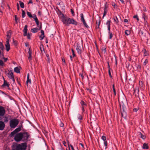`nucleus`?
Wrapping results in <instances>:
<instances>
[{
  "mask_svg": "<svg viewBox=\"0 0 150 150\" xmlns=\"http://www.w3.org/2000/svg\"><path fill=\"white\" fill-rule=\"evenodd\" d=\"M5 73L6 74L8 75V77L10 79H12L13 81H15V80L12 70H11L10 71H9V70L5 71Z\"/></svg>",
  "mask_w": 150,
  "mask_h": 150,
  "instance_id": "6",
  "label": "nucleus"
},
{
  "mask_svg": "<svg viewBox=\"0 0 150 150\" xmlns=\"http://www.w3.org/2000/svg\"><path fill=\"white\" fill-rule=\"evenodd\" d=\"M4 64V62L2 60H0V66H3Z\"/></svg>",
  "mask_w": 150,
  "mask_h": 150,
  "instance_id": "47",
  "label": "nucleus"
},
{
  "mask_svg": "<svg viewBox=\"0 0 150 150\" xmlns=\"http://www.w3.org/2000/svg\"><path fill=\"white\" fill-rule=\"evenodd\" d=\"M142 18L144 19V21L148 19L147 17L146 16L144 13H143V14Z\"/></svg>",
  "mask_w": 150,
  "mask_h": 150,
  "instance_id": "32",
  "label": "nucleus"
},
{
  "mask_svg": "<svg viewBox=\"0 0 150 150\" xmlns=\"http://www.w3.org/2000/svg\"><path fill=\"white\" fill-rule=\"evenodd\" d=\"M46 56L47 58V60H48V61L49 62H50V57H49V55L48 54H46Z\"/></svg>",
  "mask_w": 150,
  "mask_h": 150,
  "instance_id": "44",
  "label": "nucleus"
},
{
  "mask_svg": "<svg viewBox=\"0 0 150 150\" xmlns=\"http://www.w3.org/2000/svg\"><path fill=\"white\" fill-rule=\"evenodd\" d=\"M118 101L120 102H122V103H123V101L121 100V98H119Z\"/></svg>",
  "mask_w": 150,
  "mask_h": 150,
  "instance_id": "59",
  "label": "nucleus"
},
{
  "mask_svg": "<svg viewBox=\"0 0 150 150\" xmlns=\"http://www.w3.org/2000/svg\"><path fill=\"white\" fill-rule=\"evenodd\" d=\"M0 48L1 50L3 51L4 49V47L2 42H0Z\"/></svg>",
  "mask_w": 150,
  "mask_h": 150,
  "instance_id": "25",
  "label": "nucleus"
},
{
  "mask_svg": "<svg viewBox=\"0 0 150 150\" xmlns=\"http://www.w3.org/2000/svg\"><path fill=\"white\" fill-rule=\"evenodd\" d=\"M112 6H113V7L115 8H117V6L115 3H112Z\"/></svg>",
  "mask_w": 150,
  "mask_h": 150,
  "instance_id": "38",
  "label": "nucleus"
},
{
  "mask_svg": "<svg viewBox=\"0 0 150 150\" xmlns=\"http://www.w3.org/2000/svg\"><path fill=\"white\" fill-rule=\"evenodd\" d=\"M44 37H45V35H41L40 36V40H43L44 39Z\"/></svg>",
  "mask_w": 150,
  "mask_h": 150,
  "instance_id": "50",
  "label": "nucleus"
},
{
  "mask_svg": "<svg viewBox=\"0 0 150 150\" xmlns=\"http://www.w3.org/2000/svg\"><path fill=\"white\" fill-rule=\"evenodd\" d=\"M14 17H15V21H16V23H18V22L17 21V20L18 19L17 18L16 15H15L14 16Z\"/></svg>",
  "mask_w": 150,
  "mask_h": 150,
  "instance_id": "55",
  "label": "nucleus"
},
{
  "mask_svg": "<svg viewBox=\"0 0 150 150\" xmlns=\"http://www.w3.org/2000/svg\"><path fill=\"white\" fill-rule=\"evenodd\" d=\"M139 90L138 88H136L134 89V94L136 96H139Z\"/></svg>",
  "mask_w": 150,
  "mask_h": 150,
  "instance_id": "17",
  "label": "nucleus"
},
{
  "mask_svg": "<svg viewBox=\"0 0 150 150\" xmlns=\"http://www.w3.org/2000/svg\"><path fill=\"white\" fill-rule=\"evenodd\" d=\"M5 126V125L4 122L0 121V130H3Z\"/></svg>",
  "mask_w": 150,
  "mask_h": 150,
  "instance_id": "15",
  "label": "nucleus"
},
{
  "mask_svg": "<svg viewBox=\"0 0 150 150\" xmlns=\"http://www.w3.org/2000/svg\"><path fill=\"white\" fill-rule=\"evenodd\" d=\"M17 9H18V11L19 10V4H18V3H17Z\"/></svg>",
  "mask_w": 150,
  "mask_h": 150,
  "instance_id": "62",
  "label": "nucleus"
},
{
  "mask_svg": "<svg viewBox=\"0 0 150 150\" xmlns=\"http://www.w3.org/2000/svg\"><path fill=\"white\" fill-rule=\"evenodd\" d=\"M19 123L18 120L16 118L13 119L11 120L10 122V126L12 128H15Z\"/></svg>",
  "mask_w": 150,
  "mask_h": 150,
  "instance_id": "4",
  "label": "nucleus"
},
{
  "mask_svg": "<svg viewBox=\"0 0 150 150\" xmlns=\"http://www.w3.org/2000/svg\"><path fill=\"white\" fill-rule=\"evenodd\" d=\"M14 71L15 72L17 73H20V69L18 67H15L14 68Z\"/></svg>",
  "mask_w": 150,
  "mask_h": 150,
  "instance_id": "22",
  "label": "nucleus"
},
{
  "mask_svg": "<svg viewBox=\"0 0 150 150\" xmlns=\"http://www.w3.org/2000/svg\"><path fill=\"white\" fill-rule=\"evenodd\" d=\"M27 14L28 16L30 17V18H32L33 17V16L31 14L30 12H27Z\"/></svg>",
  "mask_w": 150,
  "mask_h": 150,
  "instance_id": "35",
  "label": "nucleus"
},
{
  "mask_svg": "<svg viewBox=\"0 0 150 150\" xmlns=\"http://www.w3.org/2000/svg\"><path fill=\"white\" fill-rule=\"evenodd\" d=\"M59 125L60 127H64V124L63 123L61 122L59 124Z\"/></svg>",
  "mask_w": 150,
  "mask_h": 150,
  "instance_id": "54",
  "label": "nucleus"
},
{
  "mask_svg": "<svg viewBox=\"0 0 150 150\" xmlns=\"http://www.w3.org/2000/svg\"><path fill=\"white\" fill-rule=\"evenodd\" d=\"M102 50L103 52H104V53H105L106 52V49L104 47H103L102 48Z\"/></svg>",
  "mask_w": 150,
  "mask_h": 150,
  "instance_id": "56",
  "label": "nucleus"
},
{
  "mask_svg": "<svg viewBox=\"0 0 150 150\" xmlns=\"http://www.w3.org/2000/svg\"><path fill=\"white\" fill-rule=\"evenodd\" d=\"M104 144L105 146V149H107V142L106 141H105L104 142Z\"/></svg>",
  "mask_w": 150,
  "mask_h": 150,
  "instance_id": "49",
  "label": "nucleus"
},
{
  "mask_svg": "<svg viewBox=\"0 0 150 150\" xmlns=\"http://www.w3.org/2000/svg\"><path fill=\"white\" fill-rule=\"evenodd\" d=\"M114 20L117 24L119 23V21L117 16H115V17L114 18Z\"/></svg>",
  "mask_w": 150,
  "mask_h": 150,
  "instance_id": "29",
  "label": "nucleus"
},
{
  "mask_svg": "<svg viewBox=\"0 0 150 150\" xmlns=\"http://www.w3.org/2000/svg\"><path fill=\"white\" fill-rule=\"evenodd\" d=\"M101 138L104 141H106V137L105 136H102Z\"/></svg>",
  "mask_w": 150,
  "mask_h": 150,
  "instance_id": "45",
  "label": "nucleus"
},
{
  "mask_svg": "<svg viewBox=\"0 0 150 150\" xmlns=\"http://www.w3.org/2000/svg\"><path fill=\"white\" fill-rule=\"evenodd\" d=\"M25 12L23 10H22V17L23 18L25 17Z\"/></svg>",
  "mask_w": 150,
  "mask_h": 150,
  "instance_id": "36",
  "label": "nucleus"
},
{
  "mask_svg": "<svg viewBox=\"0 0 150 150\" xmlns=\"http://www.w3.org/2000/svg\"><path fill=\"white\" fill-rule=\"evenodd\" d=\"M80 16L81 18V21L83 22V24L84 25V26L87 28H88L89 26L86 23L85 20L84 19L83 14L82 13H81L80 14Z\"/></svg>",
  "mask_w": 150,
  "mask_h": 150,
  "instance_id": "8",
  "label": "nucleus"
},
{
  "mask_svg": "<svg viewBox=\"0 0 150 150\" xmlns=\"http://www.w3.org/2000/svg\"><path fill=\"white\" fill-rule=\"evenodd\" d=\"M120 110L122 117L125 118L127 117V113L125 111L126 108L123 104L120 105Z\"/></svg>",
  "mask_w": 150,
  "mask_h": 150,
  "instance_id": "5",
  "label": "nucleus"
},
{
  "mask_svg": "<svg viewBox=\"0 0 150 150\" xmlns=\"http://www.w3.org/2000/svg\"><path fill=\"white\" fill-rule=\"evenodd\" d=\"M33 17L32 18H33L34 19V18H37L36 15L34 14V15H33Z\"/></svg>",
  "mask_w": 150,
  "mask_h": 150,
  "instance_id": "63",
  "label": "nucleus"
},
{
  "mask_svg": "<svg viewBox=\"0 0 150 150\" xmlns=\"http://www.w3.org/2000/svg\"><path fill=\"white\" fill-rule=\"evenodd\" d=\"M133 18H136L137 21H138L139 20V19L137 15L134 16H133Z\"/></svg>",
  "mask_w": 150,
  "mask_h": 150,
  "instance_id": "41",
  "label": "nucleus"
},
{
  "mask_svg": "<svg viewBox=\"0 0 150 150\" xmlns=\"http://www.w3.org/2000/svg\"><path fill=\"white\" fill-rule=\"evenodd\" d=\"M27 27L28 26L27 25H26L24 27L23 30V35L24 36H26L27 35Z\"/></svg>",
  "mask_w": 150,
  "mask_h": 150,
  "instance_id": "16",
  "label": "nucleus"
},
{
  "mask_svg": "<svg viewBox=\"0 0 150 150\" xmlns=\"http://www.w3.org/2000/svg\"><path fill=\"white\" fill-rule=\"evenodd\" d=\"M11 33L10 32H8L7 33V40H8V41H9V39L11 38Z\"/></svg>",
  "mask_w": 150,
  "mask_h": 150,
  "instance_id": "23",
  "label": "nucleus"
},
{
  "mask_svg": "<svg viewBox=\"0 0 150 150\" xmlns=\"http://www.w3.org/2000/svg\"><path fill=\"white\" fill-rule=\"evenodd\" d=\"M27 80L26 82V83L27 85L28 86V83H29L30 84L31 83V79H29V74H27Z\"/></svg>",
  "mask_w": 150,
  "mask_h": 150,
  "instance_id": "19",
  "label": "nucleus"
},
{
  "mask_svg": "<svg viewBox=\"0 0 150 150\" xmlns=\"http://www.w3.org/2000/svg\"><path fill=\"white\" fill-rule=\"evenodd\" d=\"M125 33L126 35H128L130 34V32L129 30H127L125 31Z\"/></svg>",
  "mask_w": 150,
  "mask_h": 150,
  "instance_id": "33",
  "label": "nucleus"
},
{
  "mask_svg": "<svg viewBox=\"0 0 150 150\" xmlns=\"http://www.w3.org/2000/svg\"><path fill=\"white\" fill-rule=\"evenodd\" d=\"M30 136L29 134L26 132H20L16 134L14 139L16 142L21 141L25 142L28 140Z\"/></svg>",
  "mask_w": 150,
  "mask_h": 150,
  "instance_id": "1",
  "label": "nucleus"
},
{
  "mask_svg": "<svg viewBox=\"0 0 150 150\" xmlns=\"http://www.w3.org/2000/svg\"><path fill=\"white\" fill-rule=\"evenodd\" d=\"M108 33L109 35V39H111L112 37V33L109 32Z\"/></svg>",
  "mask_w": 150,
  "mask_h": 150,
  "instance_id": "39",
  "label": "nucleus"
},
{
  "mask_svg": "<svg viewBox=\"0 0 150 150\" xmlns=\"http://www.w3.org/2000/svg\"><path fill=\"white\" fill-rule=\"evenodd\" d=\"M112 88H113V90L114 93V94L115 95H116V91H115V85L114 84H113L112 85Z\"/></svg>",
  "mask_w": 150,
  "mask_h": 150,
  "instance_id": "37",
  "label": "nucleus"
},
{
  "mask_svg": "<svg viewBox=\"0 0 150 150\" xmlns=\"http://www.w3.org/2000/svg\"><path fill=\"white\" fill-rule=\"evenodd\" d=\"M110 21H108L106 23V24L108 25V26H110Z\"/></svg>",
  "mask_w": 150,
  "mask_h": 150,
  "instance_id": "43",
  "label": "nucleus"
},
{
  "mask_svg": "<svg viewBox=\"0 0 150 150\" xmlns=\"http://www.w3.org/2000/svg\"><path fill=\"white\" fill-rule=\"evenodd\" d=\"M2 56H3V59L4 60V62H6L8 60L7 58H5L4 57V55L3 53L2 54Z\"/></svg>",
  "mask_w": 150,
  "mask_h": 150,
  "instance_id": "40",
  "label": "nucleus"
},
{
  "mask_svg": "<svg viewBox=\"0 0 150 150\" xmlns=\"http://www.w3.org/2000/svg\"><path fill=\"white\" fill-rule=\"evenodd\" d=\"M5 112L4 108L2 106H0V116H4L5 114Z\"/></svg>",
  "mask_w": 150,
  "mask_h": 150,
  "instance_id": "9",
  "label": "nucleus"
},
{
  "mask_svg": "<svg viewBox=\"0 0 150 150\" xmlns=\"http://www.w3.org/2000/svg\"><path fill=\"white\" fill-rule=\"evenodd\" d=\"M3 120L4 122H7L8 121V118L6 117H4L3 118Z\"/></svg>",
  "mask_w": 150,
  "mask_h": 150,
  "instance_id": "26",
  "label": "nucleus"
},
{
  "mask_svg": "<svg viewBox=\"0 0 150 150\" xmlns=\"http://www.w3.org/2000/svg\"><path fill=\"white\" fill-rule=\"evenodd\" d=\"M34 20H35V22H38L39 21L37 18H34Z\"/></svg>",
  "mask_w": 150,
  "mask_h": 150,
  "instance_id": "64",
  "label": "nucleus"
},
{
  "mask_svg": "<svg viewBox=\"0 0 150 150\" xmlns=\"http://www.w3.org/2000/svg\"><path fill=\"white\" fill-rule=\"evenodd\" d=\"M139 33L140 35L141 36H145V34L144 33V32L140 30L139 32Z\"/></svg>",
  "mask_w": 150,
  "mask_h": 150,
  "instance_id": "31",
  "label": "nucleus"
},
{
  "mask_svg": "<svg viewBox=\"0 0 150 150\" xmlns=\"http://www.w3.org/2000/svg\"><path fill=\"white\" fill-rule=\"evenodd\" d=\"M86 90H87V91H89V92L90 93H91V90L89 88H86Z\"/></svg>",
  "mask_w": 150,
  "mask_h": 150,
  "instance_id": "60",
  "label": "nucleus"
},
{
  "mask_svg": "<svg viewBox=\"0 0 150 150\" xmlns=\"http://www.w3.org/2000/svg\"><path fill=\"white\" fill-rule=\"evenodd\" d=\"M144 21V23L145 25H146L148 26H149V24H148V23L147 21L146 20H145V21Z\"/></svg>",
  "mask_w": 150,
  "mask_h": 150,
  "instance_id": "51",
  "label": "nucleus"
},
{
  "mask_svg": "<svg viewBox=\"0 0 150 150\" xmlns=\"http://www.w3.org/2000/svg\"><path fill=\"white\" fill-rule=\"evenodd\" d=\"M71 51L72 53L73 57H75L76 55L74 53V50L73 49H71Z\"/></svg>",
  "mask_w": 150,
  "mask_h": 150,
  "instance_id": "46",
  "label": "nucleus"
},
{
  "mask_svg": "<svg viewBox=\"0 0 150 150\" xmlns=\"http://www.w3.org/2000/svg\"><path fill=\"white\" fill-rule=\"evenodd\" d=\"M77 117L78 119H79L80 120H81L82 119V116L80 114H79L78 115Z\"/></svg>",
  "mask_w": 150,
  "mask_h": 150,
  "instance_id": "34",
  "label": "nucleus"
},
{
  "mask_svg": "<svg viewBox=\"0 0 150 150\" xmlns=\"http://www.w3.org/2000/svg\"><path fill=\"white\" fill-rule=\"evenodd\" d=\"M108 73H109V75L111 77H112V76H111V74L110 69H109L108 70Z\"/></svg>",
  "mask_w": 150,
  "mask_h": 150,
  "instance_id": "61",
  "label": "nucleus"
},
{
  "mask_svg": "<svg viewBox=\"0 0 150 150\" xmlns=\"http://www.w3.org/2000/svg\"><path fill=\"white\" fill-rule=\"evenodd\" d=\"M79 75L82 78V79H83L84 78V76H83V73H80L79 74Z\"/></svg>",
  "mask_w": 150,
  "mask_h": 150,
  "instance_id": "57",
  "label": "nucleus"
},
{
  "mask_svg": "<svg viewBox=\"0 0 150 150\" xmlns=\"http://www.w3.org/2000/svg\"><path fill=\"white\" fill-rule=\"evenodd\" d=\"M107 8H108V6H107L106 5V4L105 5V7L104 8V13H103V17L105 16L106 15L108 11V10H107Z\"/></svg>",
  "mask_w": 150,
  "mask_h": 150,
  "instance_id": "13",
  "label": "nucleus"
},
{
  "mask_svg": "<svg viewBox=\"0 0 150 150\" xmlns=\"http://www.w3.org/2000/svg\"><path fill=\"white\" fill-rule=\"evenodd\" d=\"M70 24H72L75 25H76L77 24V22L73 19H71L70 18Z\"/></svg>",
  "mask_w": 150,
  "mask_h": 150,
  "instance_id": "18",
  "label": "nucleus"
},
{
  "mask_svg": "<svg viewBox=\"0 0 150 150\" xmlns=\"http://www.w3.org/2000/svg\"><path fill=\"white\" fill-rule=\"evenodd\" d=\"M9 86V84L5 80H4V84H3L2 86H7V87H8Z\"/></svg>",
  "mask_w": 150,
  "mask_h": 150,
  "instance_id": "28",
  "label": "nucleus"
},
{
  "mask_svg": "<svg viewBox=\"0 0 150 150\" xmlns=\"http://www.w3.org/2000/svg\"><path fill=\"white\" fill-rule=\"evenodd\" d=\"M149 146L148 144L146 143H144L143 144V146L142 147V148L143 149H149Z\"/></svg>",
  "mask_w": 150,
  "mask_h": 150,
  "instance_id": "20",
  "label": "nucleus"
},
{
  "mask_svg": "<svg viewBox=\"0 0 150 150\" xmlns=\"http://www.w3.org/2000/svg\"><path fill=\"white\" fill-rule=\"evenodd\" d=\"M80 103L82 106V112H83L85 111L84 108L85 107L87 106V105L83 100H81L80 102Z\"/></svg>",
  "mask_w": 150,
  "mask_h": 150,
  "instance_id": "11",
  "label": "nucleus"
},
{
  "mask_svg": "<svg viewBox=\"0 0 150 150\" xmlns=\"http://www.w3.org/2000/svg\"><path fill=\"white\" fill-rule=\"evenodd\" d=\"M40 50L42 52V51L43 50L44 51V48L43 47V45L42 44H41L40 45Z\"/></svg>",
  "mask_w": 150,
  "mask_h": 150,
  "instance_id": "30",
  "label": "nucleus"
},
{
  "mask_svg": "<svg viewBox=\"0 0 150 150\" xmlns=\"http://www.w3.org/2000/svg\"><path fill=\"white\" fill-rule=\"evenodd\" d=\"M68 146L69 148L70 147V146L71 147L72 150H74L73 146H72L70 144H68Z\"/></svg>",
  "mask_w": 150,
  "mask_h": 150,
  "instance_id": "48",
  "label": "nucleus"
},
{
  "mask_svg": "<svg viewBox=\"0 0 150 150\" xmlns=\"http://www.w3.org/2000/svg\"><path fill=\"white\" fill-rule=\"evenodd\" d=\"M148 60L147 59H146L145 60L144 62L143 63L144 65L145 66L146 64L148 62Z\"/></svg>",
  "mask_w": 150,
  "mask_h": 150,
  "instance_id": "42",
  "label": "nucleus"
},
{
  "mask_svg": "<svg viewBox=\"0 0 150 150\" xmlns=\"http://www.w3.org/2000/svg\"><path fill=\"white\" fill-rule=\"evenodd\" d=\"M6 47V50L7 52H8L10 49V45L9 43V41L8 40H7L6 42V44L5 45Z\"/></svg>",
  "mask_w": 150,
  "mask_h": 150,
  "instance_id": "12",
  "label": "nucleus"
},
{
  "mask_svg": "<svg viewBox=\"0 0 150 150\" xmlns=\"http://www.w3.org/2000/svg\"><path fill=\"white\" fill-rule=\"evenodd\" d=\"M27 146V143L26 142L19 144L17 143H13L11 148L12 150H25Z\"/></svg>",
  "mask_w": 150,
  "mask_h": 150,
  "instance_id": "2",
  "label": "nucleus"
},
{
  "mask_svg": "<svg viewBox=\"0 0 150 150\" xmlns=\"http://www.w3.org/2000/svg\"><path fill=\"white\" fill-rule=\"evenodd\" d=\"M26 36H27L28 39H30V34L28 33L27 34V35H26Z\"/></svg>",
  "mask_w": 150,
  "mask_h": 150,
  "instance_id": "52",
  "label": "nucleus"
},
{
  "mask_svg": "<svg viewBox=\"0 0 150 150\" xmlns=\"http://www.w3.org/2000/svg\"><path fill=\"white\" fill-rule=\"evenodd\" d=\"M61 17L62 18V21L64 24L67 26L70 24V18L64 16V15L60 12Z\"/></svg>",
  "mask_w": 150,
  "mask_h": 150,
  "instance_id": "3",
  "label": "nucleus"
},
{
  "mask_svg": "<svg viewBox=\"0 0 150 150\" xmlns=\"http://www.w3.org/2000/svg\"><path fill=\"white\" fill-rule=\"evenodd\" d=\"M139 135H140V137L142 139H145L146 138V137L145 135H143L141 132H139Z\"/></svg>",
  "mask_w": 150,
  "mask_h": 150,
  "instance_id": "24",
  "label": "nucleus"
},
{
  "mask_svg": "<svg viewBox=\"0 0 150 150\" xmlns=\"http://www.w3.org/2000/svg\"><path fill=\"white\" fill-rule=\"evenodd\" d=\"M71 13H72L73 16H74V12L73 10L72 9H71Z\"/></svg>",
  "mask_w": 150,
  "mask_h": 150,
  "instance_id": "53",
  "label": "nucleus"
},
{
  "mask_svg": "<svg viewBox=\"0 0 150 150\" xmlns=\"http://www.w3.org/2000/svg\"><path fill=\"white\" fill-rule=\"evenodd\" d=\"M19 3L20 6L21 8H24V3L21 1H19Z\"/></svg>",
  "mask_w": 150,
  "mask_h": 150,
  "instance_id": "27",
  "label": "nucleus"
},
{
  "mask_svg": "<svg viewBox=\"0 0 150 150\" xmlns=\"http://www.w3.org/2000/svg\"><path fill=\"white\" fill-rule=\"evenodd\" d=\"M41 28H42V25H41V24H40V26L39 27V29H38V28H34L33 29H32L31 30H32V32L33 33H36L38 32V30H40L41 29Z\"/></svg>",
  "mask_w": 150,
  "mask_h": 150,
  "instance_id": "14",
  "label": "nucleus"
},
{
  "mask_svg": "<svg viewBox=\"0 0 150 150\" xmlns=\"http://www.w3.org/2000/svg\"><path fill=\"white\" fill-rule=\"evenodd\" d=\"M28 53L29 54V56H28V59L29 60H32V56L31 54L32 53L30 52V49H29V50L28 52Z\"/></svg>",
  "mask_w": 150,
  "mask_h": 150,
  "instance_id": "21",
  "label": "nucleus"
},
{
  "mask_svg": "<svg viewBox=\"0 0 150 150\" xmlns=\"http://www.w3.org/2000/svg\"><path fill=\"white\" fill-rule=\"evenodd\" d=\"M22 127V125H21V126H20L18 127L15 129L13 131L11 132L10 136L11 137L13 136L16 133H17L18 132L21 130V128Z\"/></svg>",
  "mask_w": 150,
  "mask_h": 150,
  "instance_id": "7",
  "label": "nucleus"
},
{
  "mask_svg": "<svg viewBox=\"0 0 150 150\" xmlns=\"http://www.w3.org/2000/svg\"><path fill=\"white\" fill-rule=\"evenodd\" d=\"M77 47H76V50L77 51L78 53L79 54H81L82 51L81 47L79 43L78 42L76 44Z\"/></svg>",
  "mask_w": 150,
  "mask_h": 150,
  "instance_id": "10",
  "label": "nucleus"
},
{
  "mask_svg": "<svg viewBox=\"0 0 150 150\" xmlns=\"http://www.w3.org/2000/svg\"><path fill=\"white\" fill-rule=\"evenodd\" d=\"M41 33L42 35H44V31L43 30H41Z\"/></svg>",
  "mask_w": 150,
  "mask_h": 150,
  "instance_id": "58",
  "label": "nucleus"
}]
</instances>
